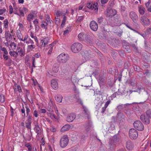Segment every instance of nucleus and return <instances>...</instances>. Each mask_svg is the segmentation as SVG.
<instances>
[{"mask_svg": "<svg viewBox=\"0 0 151 151\" xmlns=\"http://www.w3.org/2000/svg\"><path fill=\"white\" fill-rule=\"evenodd\" d=\"M146 114L149 118L145 117L144 114H142L140 116V119L141 121L146 124H148L150 123V120L149 118H151V109H149L146 111Z\"/></svg>", "mask_w": 151, "mask_h": 151, "instance_id": "obj_1", "label": "nucleus"}, {"mask_svg": "<svg viewBox=\"0 0 151 151\" xmlns=\"http://www.w3.org/2000/svg\"><path fill=\"white\" fill-rule=\"evenodd\" d=\"M69 58L68 55L67 54L62 53L57 57V60L60 63H66Z\"/></svg>", "mask_w": 151, "mask_h": 151, "instance_id": "obj_2", "label": "nucleus"}, {"mask_svg": "<svg viewBox=\"0 0 151 151\" xmlns=\"http://www.w3.org/2000/svg\"><path fill=\"white\" fill-rule=\"evenodd\" d=\"M82 45L79 43H76L72 45L71 46V50L74 53L80 51L82 48Z\"/></svg>", "mask_w": 151, "mask_h": 151, "instance_id": "obj_3", "label": "nucleus"}, {"mask_svg": "<svg viewBox=\"0 0 151 151\" xmlns=\"http://www.w3.org/2000/svg\"><path fill=\"white\" fill-rule=\"evenodd\" d=\"M68 139L67 135L63 136L60 139V145L61 147L64 148L67 146L68 143Z\"/></svg>", "mask_w": 151, "mask_h": 151, "instance_id": "obj_4", "label": "nucleus"}, {"mask_svg": "<svg viewBox=\"0 0 151 151\" xmlns=\"http://www.w3.org/2000/svg\"><path fill=\"white\" fill-rule=\"evenodd\" d=\"M129 135L131 139H136L138 136L137 131L134 129H131L129 130Z\"/></svg>", "mask_w": 151, "mask_h": 151, "instance_id": "obj_5", "label": "nucleus"}, {"mask_svg": "<svg viewBox=\"0 0 151 151\" xmlns=\"http://www.w3.org/2000/svg\"><path fill=\"white\" fill-rule=\"evenodd\" d=\"M133 126L137 130L142 131L144 129V126L140 121H137L133 123Z\"/></svg>", "mask_w": 151, "mask_h": 151, "instance_id": "obj_6", "label": "nucleus"}, {"mask_svg": "<svg viewBox=\"0 0 151 151\" xmlns=\"http://www.w3.org/2000/svg\"><path fill=\"white\" fill-rule=\"evenodd\" d=\"M106 12L107 13V16L110 17H112L115 15L117 12L114 9H112L111 8L107 7L106 9Z\"/></svg>", "mask_w": 151, "mask_h": 151, "instance_id": "obj_7", "label": "nucleus"}, {"mask_svg": "<svg viewBox=\"0 0 151 151\" xmlns=\"http://www.w3.org/2000/svg\"><path fill=\"white\" fill-rule=\"evenodd\" d=\"M86 6L89 9L91 10H98V6L97 3H89L87 4Z\"/></svg>", "mask_w": 151, "mask_h": 151, "instance_id": "obj_8", "label": "nucleus"}, {"mask_svg": "<svg viewBox=\"0 0 151 151\" xmlns=\"http://www.w3.org/2000/svg\"><path fill=\"white\" fill-rule=\"evenodd\" d=\"M76 117V115L74 113H71L69 114L66 118L67 121L68 122H72Z\"/></svg>", "mask_w": 151, "mask_h": 151, "instance_id": "obj_9", "label": "nucleus"}, {"mask_svg": "<svg viewBox=\"0 0 151 151\" xmlns=\"http://www.w3.org/2000/svg\"><path fill=\"white\" fill-rule=\"evenodd\" d=\"M140 20L145 25L148 26L150 25V21L147 17L145 16H142L140 17Z\"/></svg>", "mask_w": 151, "mask_h": 151, "instance_id": "obj_10", "label": "nucleus"}, {"mask_svg": "<svg viewBox=\"0 0 151 151\" xmlns=\"http://www.w3.org/2000/svg\"><path fill=\"white\" fill-rule=\"evenodd\" d=\"M125 117V116L121 112H119L117 114V119L120 122H124V121Z\"/></svg>", "mask_w": 151, "mask_h": 151, "instance_id": "obj_11", "label": "nucleus"}, {"mask_svg": "<svg viewBox=\"0 0 151 151\" xmlns=\"http://www.w3.org/2000/svg\"><path fill=\"white\" fill-rule=\"evenodd\" d=\"M90 27L92 30L94 31H96L98 29V25L96 22L92 21L90 22Z\"/></svg>", "mask_w": 151, "mask_h": 151, "instance_id": "obj_12", "label": "nucleus"}, {"mask_svg": "<svg viewBox=\"0 0 151 151\" xmlns=\"http://www.w3.org/2000/svg\"><path fill=\"white\" fill-rule=\"evenodd\" d=\"M129 15L130 17L134 23L136 22V20L138 19V16L136 13L134 12H130Z\"/></svg>", "mask_w": 151, "mask_h": 151, "instance_id": "obj_13", "label": "nucleus"}, {"mask_svg": "<svg viewBox=\"0 0 151 151\" xmlns=\"http://www.w3.org/2000/svg\"><path fill=\"white\" fill-rule=\"evenodd\" d=\"M126 147L128 150H131L133 149L134 145L131 141L128 140L126 142Z\"/></svg>", "mask_w": 151, "mask_h": 151, "instance_id": "obj_14", "label": "nucleus"}, {"mask_svg": "<svg viewBox=\"0 0 151 151\" xmlns=\"http://www.w3.org/2000/svg\"><path fill=\"white\" fill-rule=\"evenodd\" d=\"M83 111L82 114L83 117L85 118H87V119H89V112L87 109L84 106L83 107Z\"/></svg>", "mask_w": 151, "mask_h": 151, "instance_id": "obj_15", "label": "nucleus"}, {"mask_svg": "<svg viewBox=\"0 0 151 151\" xmlns=\"http://www.w3.org/2000/svg\"><path fill=\"white\" fill-rule=\"evenodd\" d=\"M87 35L83 33H80L78 36L79 39L81 40H85Z\"/></svg>", "mask_w": 151, "mask_h": 151, "instance_id": "obj_16", "label": "nucleus"}, {"mask_svg": "<svg viewBox=\"0 0 151 151\" xmlns=\"http://www.w3.org/2000/svg\"><path fill=\"white\" fill-rule=\"evenodd\" d=\"M51 85L52 87L55 89L58 88V83L57 79H52L51 81Z\"/></svg>", "mask_w": 151, "mask_h": 151, "instance_id": "obj_17", "label": "nucleus"}, {"mask_svg": "<svg viewBox=\"0 0 151 151\" xmlns=\"http://www.w3.org/2000/svg\"><path fill=\"white\" fill-rule=\"evenodd\" d=\"M85 128L86 132H90L92 129L91 124L90 122L86 124L85 125Z\"/></svg>", "mask_w": 151, "mask_h": 151, "instance_id": "obj_18", "label": "nucleus"}, {"mask_svg": "<svg viewBox=\"0 0 151 151\" xmlns=\"http://www.w3.org/2000/svg\"><path fill=\"white\" fill-rule=\"evenodd\" d=\"M70 128V125L67 124L63 126L61 129V131L62 132H64L66 131H68Z\"/></svg>", "mask_w": 151, "mask_h": 151, "instance_id": "obj_19", "label": "nucleus"}, {"mask_svg": "<svg viewBox=\"0 0 151 151\" xmlns=\"http://www.w3.org/2000/svg\"><path fill=\"white\" fill-rule=\"evenodd\" d=\"M35 130L37 134H40L41 133V130L40 127L37 123L35 124Z\"/></svg>", "mask_w": 151, "mask_h": 151, "instance_id": "obj_20", "label": "nucleus"}, {"mask_svg": "<svg viewBox=\"0 0 151 151\" xmlns=\"http://www.w3.org/2000/svg\"><path fill=\"white\" fill-rule=\"evenodd\" d=\"M139 12L140 14L143 15L145 13V9L142 6H139L138 7Z\"/></svg>", "mask_w": 151, "mask_h": 151, "instance_id": "obj_21", "label": "nucleus"}, {"mask_svg": "<svg viewBox=\"0 0 151 151\" xmlns=\"http://www.w3.org/2000/svg\"><path fill=\"white\" fill-rule=\"evenodd\" d=\"M55 99L56 101L59 103L61 102L63 99L62 96L59 94H58L55 96Z\"/></svg>", "mask_w": 151, "mask_h": 151, "instance_id": "obj_22", "label": "nucleus"}, {"mask_svg": "<svg viewBox=\"0 0 151 151\" xmlns=\"http://www.w3.org/2000/svg\"><path fill=\"white\" fill-rule=\"evenodd\" d=\"M54 106L52 103L49 104V105L47 107V109L50 112H53V108Z\"/></svg>", "mask_w": 151, "mask_h": 151, "instance_id": "obj_23", "label": "nucleus"}, {"mask_svg": "<svg viewBox=\"0 0 151 151\" xmlns=\"http://www.w3.org/2000/svg\"><path fill=\"white\" fill-rule=\"evenodd\" d=\"M49 39L48 37H45L41 40V42L42 43V45L44 43V46L48 43Z\"/></svg>", "mask_w": 151, "mask_h": 151, "instance_id": "obj_24", "label": "nucleus"}, {"mask_svg": "<svg viewBox=\"0 0 151 151\" xmlns=\"http://www.w3.org/2000/svg\"><path fill=\"white\" fill-rule=\"evenodd\" d=\"M116 143L113 140L111 139L109 140V144L111 147L113 148L114 147L116 146Z\"/></svg>", "mask_w": 151, "mask_h": 151, "instance_id": "obj_25", "label": "nucleus"}, {"mask_svg": "<svg viewBox=\"0 0 151 151\" xmlns=\"http://www.w3.org/2000/svg\"><path fill=\"white\" fill-rule=\"evenodd\" d=\"M9 53L11 56L14 58H16L18 55V52L15 51H10Z\"/></svg>", "mask_w": 151, "mask_h": 151, "instance_id": "obj_26", "label": "nucleus"}, {"mask_svg": "<svg viewBox=\"0 0 151 151\" xmlns=\"http://www.w3.org/2000/svg\"><path fill=\"white\" fill-rule=\"evenodd\" d=\"M4 26L5 29L8 28L9 22L7 19H6L4 21Z\"/></svg>", "mask_w": 151, "mask_h": 151, "instance_id": "obj_27", "label": "nucleus"}, {"mask_svg": "<svg viewBox=\"0 0 151 151\" xmlns=\"http://www.w3.org/2000/svg\"><path fill=\"white\" fill-rule=\"evenodd\" d=\"M54 44H55V43H53L49 45V47L50 48V49L49 50L48 52V53L49 54H51V53L52 52V50L53 47L54 46Z\"/></svg>", "mask_w": 151, "mask_h": 151, "instance_id": "obj_28", "label": "nucleus"}, {"mask_svg": "<svg viewBox=\"0 0 151 151\" xmlns=\"http://www.w3.org/2000/svg\"><path fill=\"white\" fill-rule=\"evenodd\" d=\"M40 56V55L39 54H38V53H36L35 54V57H32V60H33L32 62V66H35V65L34 64V62H35V57H36V58H38Z\"/></svg>", "mask_w": 151, "mask_h": 151, "instance_id": "obj_29", "label": "nucleus"}, {"mask_svg": "<svg viewBox=\"0 0 151 151\" xmlns=\"http://www.w3.org/2000/svg\"><path fill=\"white\" fill-rule=\"evenodd\" d=\"M105 81V78L100 76L99 79V83L100 85L104 83Z\"/></svg>", "mask_w": 151, "mask_h": 151, "instance_id": "obj_30", "label": "nucleus"}, {"mask_svg": "<svg viewBox=\"0 0 151 151\" xmlns=\"http://www.w3.org/2000/svg\"><path fill=\"white\" fill-rule=\"evenodd\" d=\"M24 138L26 140L30 141L31 138L30 135L29 134H26L25 136H24Z\"/></svg>", "mask_w": 151, "mask_h": 151, "instance_id": "obj_31", "label": "nucleus"}, {"mask_svg": "<svg viewBox=\"0 0 151 151\" xmlns=\"http://www.w3.org/2000/svg\"><path fill=\"white\" fill-rule=\"evenodd\" d=\"M34 18V15L30 14L28 15L27 19L28 21L30 22Z\"/></svg>", "mask_w": 151, "mask_h": 151, "instance_id": "obj_32", "label": "nucleus"}, {"mask_svg": "<svg viewBox=\"0 0 151 151\" xmlns=\"http://www.w3.org/2000/svg\"><path fill=\"white\" fill-rule=\"evenodd\" d=\"M86 39L85 41H86L87 42L88 44H91L92 42V40L91 38L87 35V38H86Z\"/></svg>", "mask_w": 151, "mask_h": 151, "instance_id": "obj_33", "label": "nucleus"}, {"mask_svg": "<svg viewBox=\"0 0 151 151\" xmlns=\"http://www.w3.org/2000/svg\"><path fill=\"white\" fill-rule=\"evenodd\" d=\"M32 122H25L26 127L28 129H31V126Z\"/></svg>", "mask_w": 151, "mask_h": 151, "instance_id": "obj_34", "label": "nucleus"}, {"mask_svg": "<svg viewBox=\"0 0 151 151\" xmlns=\"http://www.w3.org/2000/svg\"><path fill=\"white\" fill-rule=\"evenodd\" d=\"M124 105L123 104H121L118 106L116 109L117 111H120L122 110L124 108Z\"/></svg>", "mask_w": 151, "mask_h": 151, "instance_id": "obj_35", "label": "nucleus"}, {"mask_svg": "<svg viewBox=\"0 0 151 151\" xmlns=\"http://www.w3.org/2000/svg\"><path fill=\"white\" fill-rule=\"evenodd\" d=\"M25 147L28 148V150L27 151H32V146L29 143H28L25 144Z\"/></svg>", "mask_w": 151, "mask_h": 151, "instance_id": "obj_36", "label": "nucleus"}, {"mask_svg": "<svg viewBox=\"0 0 151 151\" xmlns=\"http://www.w3.org/2000/svg\"><path fill=\"white\" fill-rule=\"evenodd\" d=\"M21 112L22 113V116L24 117L26 116V114H25V110L24 107L23 106L21 109Z\"/></svg>", "mask_w": 151, "mask_h": 151, "instance_id": "obj_37", "label": "nucleus"}, {"mask_svg": "<svg viewBox=\"0 0 151 151\" xmlns=\"http://www.w3.org/2000/svg\"><path fill=\"white\" fill-rule=\"evenodd\" d=\"M1 50L4 52V53L5 55H7L8 54V52L5 47H0Z\"/></svg>", "mask_w": 151, "mask_h": 151, "instance_id": "obj_38", "label": "nucleus"}, {"mask_svg": "<svg viewBox=\"0 0 151 151\" xmlns=\"http://www.w3.org/2000/svg\"><path fill=\"white\" fill-rule=\"evenodd\" d=\"M52 113L50 112L49 113L50 117L52 119L53 118L56 119H57V117L56 115L54 114H52ZM48 115H49V114H48Z\"/></svg>", "mask_w": 151, "mask_h": 151, "instance_id": "obj_39", "label": "nucleus"}, {"mask_svg": "<svg viewBox=\"0 0 151 151\" xmlns=\"http://www.w3.org/2000/svg\"><path fill=\"white\" fill-rule=\"evenodd\" d=\"M25 107L26 109V112L27 116L29 115V113L30 112V110L27 105H26L25 106Z\"/></svg>", "mask_w": 151, "mask_h": 151, "instance_id": "obj_40", "label": "nucleus"}, {"mask_svg": "<svg viewBox=\"0 0 151 151\" xmlns=\"http://www.w3.org/2000/svg\"><path fill=\"white\" fill-rule=\"evenodd\" d=\"M5 99L4 96L2 94H0V101L2 103L4 102Z\"/></svg>", "mask_w": 151, "mask_h": 151, "instance_id": "obj_41", "label": "nucleus"}, {"mask_svg": "<svg viewBox=\"0 0 151 151\" xmlns=\"http://www.w3.org/2000/svg\"><path fill=\"white\" fill-rule=\"evenodd\" d=\"M116 143L118 142L119 140V138L117 135H115L113 136V140Z\"/></svg>", "mask_w": 151, "mask_h": 151, "instance_id": "obj_42", "label": "nucleus"}, {"mask_svg": "<svg viewBox=\"0 0 151 151\" xmlns=\"http://www.w3.org/2000/svg\"><path fill=\"white\" fill-rule=\"evenodd\" d=\"M144 74L146 76L150 77L151 76V72H150L148 70H146L144 73Z\"/></svg>", "mask_w": 151, "mask_h": 151, "instance_id": "obj_43", "label": "nucleus"}, {"mask_svg": "<svg viewBox=\"0 0 151 151\" xmlns=\"http://www.w3.org/2000/svg\"><path fill=\"white\" fill-rule=\"evenodd\" d=\"M46 20L47 21V22L48 23H49V24H51V22L50 19V18L49 15H46L45 17Z\"/></svg>", "mask_w": 151, "mask_h": 151, "instance_id": "obj_44", "label": "nucleus"}, {"mask_svg": "<svg viewBox=\"0 0 151 151\" xmlns=\"http://www.w3.org/2000/svg\"><path fill=\"white\" fill-rule=\"evenodd\" d=\"M27 116V119L26 121V122H32L31 121V117H32L31 115H29Z\"/></svg>", "mask_w": 151, "mask_h": 151, "instance_id": "obj_45", "label": "nucleus"}, {"mask_svg": "<svg viewBox=\"0 0 151 151\" xmlns=\"http://www.w3.org/2000/svg\"><path fill=\"white\" fill-rule=\"evenodd\" d=\"M5 35L6 36H7L8 37H9L10 39L12 38V35L9 33V32L8 31L6 32L5 33Z\"/></svg>", "mask_w": 151, "mask_h": 151, "instance_id": "obj_46", "label": "nucleus"}, {"mask_svg": "<svg viewBox=\"0 0 151 151\" xmlns=\"http://www.w3.org/2000/svg\"><path fill=\"white\" fill-rule=\"evenodd\" d=\"M83 19V17L82 16L79 17L77 19V21L78 22V23L81 22Z\"/></svg>", "mask_w": 151, "mask_h": 151, "instance_id": "obj_47", "label": "nucleus"}, {"mask_svg": "<svg viewBox=\"0 0 151 151\" xmlns=\"http://www.w3.org/2000/svg\"><path fill=\"white\" fill-rule=\"evenodd\" d=\"M52 70L54 72L57 73L58 70V67H53Z\"/></svg>", "mask_w": 151, "mask_h": 151, "instance_id": "obj_48", "label": "nucleus"}, {"mask_svg": "<svg viewBox=\"0 0 151 151\" xmlns=\"http://www.w3.org/2000/svg\"><path fill=\"white\" fill-rule=\"evenodd\" d=\"M113 4L114 2L113 1H111V2H109L108 4V7L111 8L113 6Z\"/></svg>", "mask_w": 151, "mask_h": 151, "instance_id": "obj_49", "label": "nucleus"}, {"mask_svg": "<svg viewBox=\"0 0 151 151\" xmlns=\"http://www.w3.org/2000/svg\"><path fill=\"white\" fill-rule=\"evenodd\" d=\"M130 46L134 48V49L135 51H136L137 50V48L136 46L134 44H131L130 45Z\"/></svg>", "mask_w": 151, "mask_h": 151, "instance_id": "obj_50", "label": "nucleus"}, {"mask_svg": "<svg viewBox=\"0 0 151 151\" xmlns=\"http://www.w3.org/2000/svg\"><path fill=\"white\" fill-rule=\"evenodd\" d=\"M10 46L11 47H12V46H13L14 47V48L13 49H15L16 48V47H17V44L14 42H12L10 44Z\"/></svg>", "mask_w": 151, "mask_h": 151, "instance_id": "obj_51", "label": "nucleus"}, {"mask_svg": "<svg viewBox=\"0 0 151 151\" xmlns=\"http://www.w3.org/2000/svg\"><path fill=\"white\" fill-rule=\"evenodd\" d=\"M18 52L21 54V56L22 57L24 55V52L23 51L22 49H20V50H19Z\"/></svg>", "mask_w": 151, "mask_h": 151, "instance_id": "obj_52", "label": "nucleus"}, {"mask_svg": "<svg viewBox=\"0 0 151 151\" xmlns=\"http://www.w3.org/2000/svg\"><path fill=\"white\" fill-rule=\"evenodd\" d=\"M76 99L77 100V101L78 102H79L82 105L83 104L82 101L81 99L79 96H78V97H76Z\"/></svg>", "mask_w": 151, "mask_h": 151, "instance_id": "obj_53", "label": "nucleus"}, {"mask_svg": "<svg viewBox=\"0 0 151 151\" xmlns=\"http://www.w3.org/2000/svg\"><path fill=\"white\" fill-rule=\"evenodd\" d=\"M13 8L12 6L10 5L9 6V13L10 14H12L13 13Z\"/></svg>", "mask_w": 151, "mask_h": 151, "instance_id": "obj_54", "label": "nucleus"}, {"mask_svg": "<svg viewBox=\"0 0 151 151\" xmlns=\"http://www.w3.org/2000/svg\"><path fill=\"white\" fill-rule=\"evenodd\" d=\"M70 27H69L68 28V29H67L66 30H65L64 31L63 35H67V34H68L69 33V30H70Z\"/></svg>", "mask_w": 151, "mask_h": 151, "instance_id": "obj_55", "label": "nucleus"}, {"mask_svg": "<svg viewBox=\"0 0 151 151\" xmlns=\"http://www.w3.org/2000/svg\"><path fill=\"white\" fill-rule=\"evenodd\" d=\"M35 47V46L34 45H31L28 46V48L29 49L31 50H32L34 49Z\"/></svg>", "mask_w": 151, "mask_h": 151, "instance_id": "obj_56", "label": "nucleus"}, {"mask_svg": "<svg viewBox=\"0 0 151 151\" xmlns=\"http://www.w3.org/2000/svg\"><path fill=\"white\" fill-rule=\"evenodd\" d=\"M35 26H38V21L37 19H35L33 22Z\"/></svg>", "mask_w": 151, "mask_h": 151, "instance_id": "obj_57", "label": "nucleus"}, {"mask_svg": "<svg viewBox=\"0 0 151 151\" xmlns=\"http://www.w3.org/2000/svg\"><path fill=\"white\" fill-rule=\"evenodd\" d=\"M146 32L147 34L151 35V28L147 29Z\"/></svg>", "mask_w": 151, "mask_h": 151, "instance_id": "obj_58", "label": "nucleus"}, {"mask_svg": "<svg viewBox=\"0 0 151 151\" xmlns=\"http://www.w3.org/2000/svg\"><path fill=\"white\" fill-rule=\"evenodd\" d=\"M6 10V9L4 8L3 9H0V15H2L5 12Z\"/></svg>", "mask_w": 151, "mask_h": 151, "instance_id": "obj_59", "label": "nucleus"}, {"mask_svg": "<svg viewBox=\"0 0 151 151\" xmlns=\"http://www.w3.org/2000/svg\"><path fill=\"white\" fill-rule=\"evenodd\" d=\"M17 35L18 38L20 40H21L22 41L23 40L21 34H17Z\"/></svg>", "mask_w": 151, "mask_h": 151, "instance_id": "obj_60", "label": "nucleus"}, {"mask_svg": "<svg viewBox=\"0 0 151 151\" xmlns=\"http://www.w3.org/2000/svg\"><path fill=\"white\" fill-rule=\"evenodd\" d=\"M33 114L35 117H37L38 116V114L37 111L36 110H35Z\"/></svg>", "mask_w": 151, "mask_h": 151, "instance_id": "obj_61", "label": "nucleus"}, {"mask_svg": "<svg viewBox=\"0 0 151 151\" xmlns=\"http://www.w3.org/2000/svg\"><path fill=\"white\" fill-rule=\"evenodd\" d=\"M102 17H99L98 18V22L99 23H101L103 21Z\"/></svg>", "mask_w": 151, "mask_h": 151, "instance_id": "obj_62", "label": "nucleus"}, {"mask_svg": "<svg viewBox=\"0 0 151 151\" xmlns=\"http://www.w3.org/2000/svg\"><path fill=\"white\" fill-rule=\"evenodd\" d=\"M107 107L104 106L102 108V111L101 112L102 113H104L106 110V109Z\"/></svg>", "mask_w": 151, "mask_h": 151, "instance_id": "obj_63", "label": "nucleus"}, {"mask_svg": "<svg viewBox=\"0 0 151 151\" xmlns=\"http://www.w3.org/2000/svg\"><path fill=\"white\" fill-rule=\"evenodd\" d=\"M59 19L58 17H55V23L56 24H57L59 23Z\"/></svg>", "mask_w": 151, "mask_h": 151, "instance_id": "obj_64", "label": "nucleus"}]
</instances>
